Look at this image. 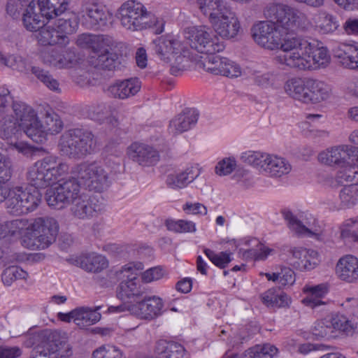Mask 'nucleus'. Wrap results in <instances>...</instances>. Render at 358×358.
<instances>
[{"label": "nucleus", "mask_w": 358, "mask_h": 358, "mask_svg": "<svg viewBox=\"0 0 358 358\" xmlns=\"http://www.w3.org/2000/svg\"><path fill=\"white\" fill-rule=\"evenodd\" d=\"M236 163L234 157L224 158L215 166V173L219 176L230 174L236 168Z\"/></svg>", "instance_id": "63"}, {"label": "nucleus", "mask_w": 358, "mask_h": 358, "mask_svg": "<svg viewBox=\"0 0 358 358\" xmlns=\"http://www.w3.org/2000/svg\"><path fill=\"white\" fill-rule=\"evenodd\" d=\"M291 170L292 166L287 160L268 155L263 171L271 177L280 178L288 174Z\"/></svg>", "instance_id": "35"}, {"label": "nucleus", "mask_w": 358, "mask_h": 358, "mask_svg": "<svg viewBox=\"0 0 358 358\" xmlns=\"http://www.w3.org/2000/svg\"><path fill=\"white\" fill-rule=\"evenodd\" d=\"M278 352V349L270 344L256 345L246 351L248 358H272Z\"/></svg>", "instance_id": "54"}, {"label": "nucleus", "mask_w": 358, "mask_h": 358, "mask_svg": "<svg viewBox=\"0 0 358 358\" xmlns=\"http://www.w3.org/2000/svg\"><path fill=\"white\" fill-rule=\"evenodd\" d=\"M26 8L22 14V22L27 30L30 31H38L44 25L45 16L39 10V6L34 0L25 5Z\"/></svg>", "instance_id": "28"}, {"label": "nucleus", "mask_w": 358, "mask_h": 358, "mask_svg": "<svg viewBox=\"0 0 358 358\" xmlns=\"http://www.w3.org/2000/svg\"><path fill=\"white\" fill-rule=\"evenodd\" d=\"M308 80H303L301 78H292L288 80L285 85V92L287 95L294 99L308 103Z\"/></svg>", "instance_id": "34"}, {"label": "nucleus", "mask_w": 358, "mask_h": 358, "mask_svg": "<svg viewBox=\"0 0 358 358\" xmlns=\"http://www.w3.org/2000/svg\"><path fill=\"white\" fill-rule=\"evenodd\" d=\"M354 164H346L341 168L336 174V180L338 183L343 185L345 182L356 186L358 184V167Z\"/></svg>", "instance_id": "48"}, {"label": "nucleus", "mask_w": 358, "mask_h": 358, "mask_svg": "<svg viewBox=\"0 0 358 358\" xmlns=\"http://www.w3.org/2000/svg\"><path fill=\"white\" fill-rule=\"evenodd\" d=\"M104 203L95 196L80 195L73 203L70 210L76 219L89 220L104 210Z\"/></svg>", "instance_id": "16"}, {"label": "nucleus", "mask_w": 358, "mask_h": 358, "mask_svg": "<svg viewBox=\"0 0 358 358\" xmlns=\"http://www.w3.org/2000/svg\"><path fill=\"white\" fill-rule=\"evenodd\" d=\"M185 38L190 41L191 47L201 53H216L224 49L223 44L218 42L213 31L205 26L187 28Z\"/></svg>", "instance_id": "9"}, {"label": "nucleus", "mask_w": 358, "mask_h": 358, "mask_svg": "<svg viewBox=\"0 0 358 358\" xmlns=\"http://www.w3.org/2000/svg\"><path fill=\"white\" fill-rule=\"evenodd\" d=\"M312 333L318 338L333 337V330L329 317L317 322L313 327Z\"/></svg>", "instance_id": "61"}, {"label": "nucleus", "mask_w": 358, "mask_h": 358, "mask_svg": "<svg viewBox=\"0 0 358 358\" xmlns=\"http://www.w3.org/2000/svg\"><path fill=\"white\" fill-rule=\"evenodd\" d=\"M23 130L15 117L0 105V137L4 140L17 138Z\"/></svg>", "instance_id": "25"}, {"label": "nucleus", "mask_w": 358, "mask_h": 358, "mask_svg": "<svg viewBox=\"0 0 358 358\" xmlns=\"http://www.w3.org/2000/svg\"><path fill=\"white\" fill-rule=\"evenodd\" d=\"M59 18L48 20L38 31V41L43 45H66L69 43L68 34L74 33L78 27V20L73 29L67 31L63 27H59Z\"/></svg>", "instance_id": "14"}, {"label": "nucleus", "mask_w": 358, "mask_h": 358, "mask_svg": "<svg viewBox=\"0 0 358 358\" xmlns=\"http://www.w3.org/2000/svg\"><path fill=\"white\" fill-rule=\"evenodd\" d=\"M208 55L203 64L204 68L214 75L223 76L224 63H225L227 57H222L215 53Z\"/></svg>", "instance_id": "51"}, {"label": "nucleus", "mask_w": 358, "mask_h": 358, "mask_svg": "<svg viewBox=\"0 0 358 358\" xmlns=\"http://www.w3.org/2000/svg\"><path fill=\"white\" fill-rule=\"evenodd\" d=\"M165 225L169 231L175 233H194L196 231V224L185 220H166Z\"/></svg>", "instance_id": "49"}, {"label": "nucleus", "mask_w": 358, "mask_h": 358, "mask_svg": "<svg viewBox=\"0 0 358 358\" xmlns=\"http://www.w3.org/2000/svg\"><path fill=\"white\" fill-rule=\"evenodd\" d=\"M31 73L48 89L52 91H59L58 81L48 71L37 66L31 68Z\"/></svg>", "instance_id": "52"}, {"label": "nucleus", "mask_w": 358, "mask_h": 358, "mask_svg": "<svg viewBox=\"0 0 358 358\" xmlns=\"http://www.w3.org/2000/svg\"><path fill=\"white\" fill-rule=\"evenodd\" d=\"M307 86L308 87V103L321 102L327 99L331 95V89L330 86L324 82L308 79Z\"/></svg>", "instance_id": "37"}, {"label": "nucleus", "mask_w": 358, "mask_h": 358, "mask_svg": "<svg viewBox=\"0 0 358 358\" xmlns=\"http://www.w3.org/2000/svg\"><path fill=\"white\" fill-rule=\"evenodd\" d=\"M282 213L285 220L287 222L289 228L292 231H294L296 234L304 235L310 237L315 236L317 238H318L319 234L307 228L292 214V212L284 210H282Z\"/></svg>", "instance_id": "46"}, {"label": "nucleus", "mask_w": 358, "mask_h": 358, "mask_svg": "<svg viewBox=\"0 0 358 358\" xmlns=\"http://www.w3.org/2000/svg\"><path fill=\"white\" fill-rule=\"evenodd\" d=\"M305 292L308 296L302 300V303L313 309H315L321 306H324L326 303L322 301V299L328 292V286L322 283L315 286H309L305 288Z\"/></svg>", "instance_id": "39"}, {"label": "nucleus", "mask_w": 358, "mask_h": 358, "mask_svg": "<svg viewBox=\"0 0 358 358\" xmlns=\"http://www.w3.org/2000/svg\"><path fill=\"white\" fill-rule=\"evenodd\" d=\"M12 176V164L9 159L0 155V182L6 185Z\"/></svg>", "instance_id": "64"}, {"label": "nucleus", "mask_w": 358, "mask_h": 358, "mask_svg": "<svg viewBox=\"0 0 358 358\" xmlns=\"http://www.w3.org/2000/svg\"><path fill=\"white\" fill-rule=\"evenodd\" d=\"M262 299L263 303L266 306L278 308L287 306L290 302V299L286 294L276 293L275 289H270L264 292Z\"/></svg>", "instance_id": "45"}, {"label": "nucleus", "mask_w": 358, "mask_h": 358, "mask_svg": "<svg viewBox=\"0 0 358 358\" xmlns=\"http://www.w3.org/2000/svg\"><path fill=\"white\" fill-rule=\"evenodd\" d=\"M136 266L137 267L136 265H133V264L130 263L120 268H113L107 272L106 278L97 276L96 280L100 285L108 287L118 280L122 281L130 272L143 269L141 263L137 264Z\"/></svg>", "instance_id": "31"}, {"label": "nucleus", "mask_w": 358, "mask_h": 358, "mask_svg": "<svg viewBox=\"0 0 358 358\" xmlns=\"http://www.w3.org/2000/svg\"><path fill=\"white\" fill-rule=\"evenodd\" d=\"M75 316V324L80 328L92 325L99 321L101 314L96 310L87 307H80L72 310Z\"/></svg>", "instance_id": "41"}, {"label": "nucleus", "mask_w": 358, "mask_h": 358, "mask_svg": "<svg viewBox=\"0 0 358 358\" xmlns=\"http://www.w3.org/2000/svg\"><path fill=\"white\" fill-rule=\"evenodd\" d=\"M63 127V123L59 115L55 113L46 112L43 123L38 120V117L32 127L33 132L29 137L36 143H43L46 139V135H54L61 131Z\"/></svg>", "instance_id": "18"}, {"label": "nucleus", "mask_w": 358, "mask_h": 358, "mask_svg": "<svg viewBox=\"0 0 358 358\" xmlns=\"http://www.w3.org/2000/svg\"><path fill=\"white\" fill-rule=\"evenodd\" d=\"M77 263L81 268L91 273H99L108 265V260L104 256L94 252L80 256Z\"/></svg>", "instance_id": "32"}, {"label": "nucleus", "mask_w": 358, "mask_h": 358, "mask_svg": "<svg viewBox=\"0 0 358 358\" xmlns=\"http://www.w3.org/2000/svg\"><path fill=\"white\" fill-rule=\"evenodd\" d=\"M336 273L338 278L348 282L358 279V259L348 255L339 259L336 266Z\"/></svg>", "instance_id": "26"}, {"label": "nucleus", "mask_w": 358, "mask_h": 358, "mask_svg": "<svg viewBox=\"0 0 358 358\" xmlns=\"http://www.w3.org/2000/svg\"><path fill=\"white\" fill-rule=\"evenodd\" d=\"M28 273L17 266H9L6 268L2 274L1 279L4 285L9 286L18 279H26Z\"/></svg>", "instance_id": "53"}, {"label": "nucleus", "mask_w": 358, "mask_h": 358, "mask_svg": "<svg viewBox=\"0 0 358 358\" xmlns=\"http://www.w3.org/2000/svg\"><path fill=\"white\" fill-rule=\"evenodd\" d=\"M282 250L288 255L289 264L301 271L310 270L317 264L318 253L315 250L289 246H283Z\"/></svg>", "instance_id": "19"}, {"label": "nucleus", "mask_w": 358, "mask_h": 358, "mask_svg": "<svg viewBox=\"0 0 358 358\" xmlns=\"http://www.w3.org/2000/svg\"><path fill=\"white\" fill-rule=\"evenodd\" d=\"M215 31L223 38H232L238 35L241 25L235 14L228 6L224 13L217 15L210 22Z\"/></svg>", "instance_id": "20"}, {"label": "nucleus", "mask_w": 358, "mask_h": 358, "mask_svg": "<svg viewBox=\"0 0 358 358\" xmlns=\"http://www.w3.org/2000/svg\"><path fill=\"white\" fill-rule=\"evenodd\" d=\"M83 12L85 13L83 16L87 17L86 20L90 27L94 29H102L107 27L110 18L109 13L94 1H92V3L88 1L83 6Z\"/></svg>", "instance_id": "24"}, {"label": "nucleus", "mask_w": 358, "mask_h": 358, "mask_svg": "<svg viewBox=\"0 0 358 358\" xmlns=\"http://www.w3.org/2000/svg\"><path fill=\"white\" fill-rule=\"evenodd\" d=\"M197 121L195 110L186 108L181 113L173 118L169 123V133L177 135L190 129Z\"/></svg>", "instance_id": "29"}, {"label": "nucleus", "mask_w": 358, "mask_h": 358, "mask_svg": "<svg viewBox=\"0 0 358 358\" xmlns=\"http://www.w3.org/2000/svg\"><path fill=\"white\" fill-rule=\"evenodd\" d=\"M76 43L80 48L92 49L95 54L99 53L104 45L103 36L90 34L79 35Z\"/></svg>", "instance_id": "47"}, {"label": "nucleus", "mask_w": 358, "mask_h": 358, "mask_svg": "<svg viewBox=\"0 0 358 358\" xmlns=\"http://www.w3.org/2000/svg\"><path fill=\"white\" fill-rule=\"evenodd\" d=\"M199 174L198 169L193 167L187 168L180 173L168 175L166 182L170 188H182L196 179Z\"/></svg>", "instance_id": "40"}, {"label": "nucleus", "mask_w": 358, "mask_h": 358, "mask_svg": "<svg viewBox=\"0 0 358 358\" xmlns=\"http://www.w3.org/2000/svg\"><path fill=\"white\" fill-rule=\"evenodd\" d=\"M141 89L138 78L117 81L108 87V93L115 98L124 99L135 95Z\"/></svg>", "instance_id": "27"}, {"label": "nucleus", "mask_w": 358, "mask_h": 358, "mask_svg": "<svg viewBox=\"0 0 358 358\" xmlns=\"http://www.w3.org/2000/svg\"><path fill=\"white\" fill-rule=\"evenodd\" d=\"M268 20H272L276 27L294 31L303 29L305 15L299 10L282 3H269L264 10Z\"/></svg>", "instance_id": "5"}, {"label": "nucleus", "mask_w": 358, "mask_h": 358, "mask_svg": "<svg viewBox=\"0 0 358 358\" xmlns=\"http://www.w3.org/2000/svg\"><path fill=\"white\" fill-rule=\"evenodd\" d=\"M81 185L75 177L59 180L55 186L47 189L45 199L50 207L56 210L63 209L80 196Z\"/></svg>", "instance_id": "4"}, {"label": "nucleus", "mask_w": 358, "mask_h": 358, "mask_svg": "<svg viewBox=\"0 0 358 358\" xmlns=\"http://www.w3.org/2000/svg\"><path fill=\"white\" fill-rule=\"evenodd\" d=\"M268 156V154L248 151L242 155L241 159L245 163L257 167L263 171Z\"/></svg>", "instance_id": "55"}, {"label": "nucleus", "mask_w": 358, "mask_h": 358, "mask_svg": "<svg viewBox=\"0 0 358 358\" xmlns=\"http://www.w3.org/2000/svg\"><path fill=\"white\" fill-rule=\"evenodd\" d=\"M164 303L162 299L157 296H148L144 292L136 303L128 306V310L141 319L153 320L163 313Z\"/></svg>", "instance_id": "17"}, {"label": "nucleus", "mask_w": 358, "mask_h": 358, "mask_svg": "<svg viewBox=\"0 0 358 358\" xmlns=\"http://www.w3.org/2000/svg\"><path fill=\"white\" fill-rule=\"evenodd\" d=\"M201 12L208 17L209 21L217 15L224 13L228 7L223 0H197Z\"/></svg>", "instance_id": "42"}, {"label": "nucleus", "mask_w": 358, "mask_h": 358, "mask_svg": "<svg viewBox=\"0 0 358 358\" xmlns=\"http://www.w3.org/2000/svg\"><path fill=\"white\" fill-rule=\"evenodd\" d=\"M151 48L161 60L167 63L171 62L174 53L182 51V46L179 41L163 36L154 40L151 43Z\"/></svg>", "instance_id": "23"}, {"label": "nucleus", "mask_w": 358, "mask_h": 358, "mask_svg": "<svg viewBox=\"0 0 358 358\" xmlns=\"http://www.w3.org/2000/svg\"><path fill=\"white\" fill-rule=\"evenodd\" d=\"M319 159L324 164L337 168L358 162V148L348 145L333 147L319 155Z\"/></svg>", "instance_id": "15"}, {"label": "nucleus", "mask_w": 358, "mask_h": 358, "mask_svg": "<svg viewBox=\"0 0 358 358\" xmlns=\"http://www.w3.org/2000/svg\"><path fill=\"white\" fill-rule=\"evenodd\" d=\"M92 358H125L122 351L113 345H105L95 350Z\"/></svg>", "instance_id": "58"}, {"label": "nucleus", "mask_w": 358, "mask_h": 358, "mask_svg": "<svg viewBox=\"0 0 358 358\" xmlns=\"http://www.w3.org/2000/svg\"><path fill=\"white\" fill-rule=\"evenodd\" d=\"M47 20L59 18V27L69 31L76 25L78 17L69 10V0H34Z\"/></svg>", "instance_id": "7"}, {"label": "nucleus", "mask_w": 358, "mask_h": 358, "mask_svg": "<svg viewBox=\"0 0 358 358\" xmlns=\"http://www.w3.org/2000/svg\"><path fill=\"white\" fill-rule=\"evenodd\" d=\"M74 173L82 185L90 191L101 192L110 185L108 175L97 162H84L75 167Z\"/></svg>", "instance_id": "8"}, {"label": "nucleus", "mask_w": 358, "mask_h": 358, "mask_svg": "<svg viewBox=\"0 0 358 358\" xmlns=\"http://www.w3.org/2000/svg\"><path fill=\"white\" fill-rule=\"evenodd\" d=\"M118 15L122 25L133 31L151 27L155 22L152 21V15L134 1L124 2L118 10Z\"/></svg>", "instance_id": "6"}, {"label": "nucleus", "mask_w": 358, "mask_h": 358, "mask_svg": "<svg viewBox=\"0 0 358 358\" xmlns=\"http://www.w3.org/2000/svg\"><path fill=\"white\" fill-rule=\"evenodd\" d=\"M259 246V249L251 248L245 250L240 249L238 253L241 254L242 257L245 259L264 260L267 257L272 250L264 247L262 244Z\"/></svg>", "instance_id": "57"}, {"label": "nucleus", "mask_w": 358, "mask_h": 358, "mask_svg": "<svg viewBox=\"0 0 358 358\" xmlns=\"http://www.w3.org/2000/svg\"><path fill=\"white\" fill-rule=\"evenodd\" d=\"M95 61L94 62V66L99 69L113 71L120 69L122 57L119 56L117 53L110 52L104 48L96 53Z\"/></svg>", "instance_id": "33"}, {"label": "nucleus", "mask_w": 358, "mask_h": 358, "mask_svg": "<svg viewBox=\"0 0 358 358\" xmlns=\"http://www.w3.org/2000/svg\"><path fill=\"white\" fill-rule=\"evenodd\" d=\"M10 236H20L24 231L31 229V223L26 219H16L8 222Z\"/></svg>", "instance_id": "62"}, {"label": "nucleus", "mask_w": 358, "mask_h": 358, "mask_svg": "<svg viewBox=\"0 0 358 358\" xmlns=\"http://www.w3.org/2000/svg\"><path fill=\"white\" fill-rule=\"evenodd\" d=\"M5 66L24 73L27 72L32 67L22 57L15 55L6 56Z\"/></svg>", "instance_id": "59"}, {"label": "nucleus", "mask_w": 358, "mask_h": 358, "mask_svg": "<svg viewBox=\"0 0 358 358\" xmlns=\"http://www.w3.org/2000/svg\"><path fill=\"white\" fill-rule=\"evenodd\" d=\"M12 108L15 115V120L22 127L23 133L29 137L37 118L35 110L25 103L17 101H12Z\"/></svg>", "instance_id": "22"}, {"label": "nucleus", "mask_w": 358, "mask_h": 358, "mask_svg": "<svg viewBox=\"0 0 358 358\" xmlns=\"http://www.w3.org/2000/svg\"><path fill=\"white\" fill-rule=\"evenodd\" d=\"M317 27L322 34L332 33L338 27L336 18L326 11H320L318 15Z\"/></svg>", "instance_id": "50"}, {"label": "nucleus", "mask_w": 358, "mask_h": 358, "mask_svg": "<svg viewBox=\"0 0 358 358\" xmlns=\"http://www.w3.org/2000/svg\"><path fill=\"white\" fill-rule=\"evenodd\" d=\"M41 201V194L36 188L24 190L22 187H16L7 199L8 209L13 214H26L34 210Z\"/></svg>", "instance_id": "10"}, {"label": "nucleus", "mask_w": 358, "mask_h": 358, "mask_svg": "<svg viewBox=\"0 0 358 358\" xmlns=\"http://www.w3.org/2000/svg\"><path fill=\"white\" fill-rule=\"evenodd\" d=\"M329 322L332 327L333 334L335 331H339L350 335L357 328V323L342 314H335L329 317Z\"/></svg>", "instance_id": "44"}, {"label": "nucleus", "mask_w": 358, "mask_h": 358, "mask_svg": "<svg viewBox=\"0 0 358 358\" xmlns=\"http://www.w3.org/2000/svg\"><path fill=\"white\" fill-rule=\"evenodd\" d=\"M27 178L29 183L33 188H45L50 185L48 178L47 173L45 171L43 160L37 161L32 166L27 173Z\"/></svg>", "instance_id": "38"}, {"label": "nucleus", "mask_w": 358, "mask_h": 358, "mask_svg": "<svg viewBox=\"0 0 358 358\" xmlns=\"http://www.w3.org/2000/svg\"><path fill=\"white\" fill-rule=\"evenodd\" d=\"M59 147L63 155L69 158L81 159L94 152L96 140L91 131L73 129L61 136Z\"/></svg>", "instance_id": "2"}, {"label": "nucleus", "mask_w": 358, "mask_h": 358, "mask_svg": "<svg viewBox=\"0 0 358 358\" xmlns=\"http://www.w3.org/2000/svg\"><path fill=\"white\" fill-rule=\"evenodd\" d=\"M72 355L65 334L46 330L40 335V343L33 349L30 358H70Z\"/></svg>", "instance_id": "3"}, {"label": "nucleus", "mask_w": 358, "mask_h": 358, "mask_svg": "<svg viewBox=\"0 0 358 358\" xmlns=\"http://www.w3.org/2000/svg\"><path fill=\"white\" fill-rule=\"evenodd\" d=\"M204 252L208 259L220 268H225L232 260L231 254L226 252H221L218 254L210 249H205Z\"/></svg>", "instance_id": "60"}, {"label": "nucleus", "mask_w": 358, "mask_h": 358, "mask_svg": "<svg viewBox=\"0 0 358 358\" xmlns=\"http://www.w3.org/2000/svg\"><path fill=\"white\" fill-rule=\"evenodd\" d=\"M156 351L159 358H185L184 347L174 342L160 341L157 343Z\"/></svg>", "instance_id": "43"}, {"label": "nucleus", "mask_w": 358, "mask_h": 358, "mask_svg": "<svg viewBox=\"0 0 358 358\" xmlns=\"http://www.w3.org/2000/svg\"><path fill=\"white\" fill-rule=\"evenodd\" d=\"M137 271L130 272L116 288V296L123 302V304L117 306H110L109 310L122 312L128 310V306H132L131 303L137 301L143 296L144 291L138 285Z\"/></svg>", "instance_id": "11"}, {"label": "nucleus", "mask_w": 358, "mask_h": 358, "mask_svg": "<svg viewBox=\"0 0 358 358\" xmlns=\"http://www.w3.org/2000/svg\"><path fill=\"white\" fill-rule=\"evenodd\" d=\"M31 230L35 244L38 248L44 249L55 241L59 224L53 217H38L31 222Z\"/></svg>", "instance_id": "13"}, {"label": "nucleus", "mask_w": 358, "mask_h": 358, "mask_svg": "<svg viewBox=\"0 0 358 358\" xmlns=\"http://www.w3.org/2000/svg\"><path fill=\"white\" fill-rule=\"evenodd\" d=\"M357 188L353 185H344V187L340 192V199L345 207H351L357 201Z\"/></svg>", "instance_id": "56"}, {"label": "nucleus", "mask_w": 358, "mask_h": 358, "mask_svg": "<svg viewBox=\"0 0 358 358\" xmlns=\"http://www.w3.org/2000/svg\"><path fill=\"white\" fill-rule=\"evenodd\" d=\"M251 35L254 41L261 47L268 50H275L280 48L282 51L281 39L278 32L276 25L272 20L260 21L255 24L251 28Z\"/></svg>", "instance_id": "12"}, {"label": "nucleus", "mask_w": 358, "mask_h": 358, "mask_svg": "<svg viewBox=\"0 0 358 358\" xmlns=\"http://www.w3.org/2000/svg\"><path fill=\"white\" fill-rule=\"evenodd\" d=\"M128 155L133 161L143 166H152L159 160L158 151L143 143H132L128 149Z\"/></svg>", "instance_id": "21"}, {"label": "nucleus", "mask_w": 358, "mask_h": 358, "mask_svg": "<svg viewBox=\"0 0 358 358\" xmlns=\"http://www.w3.org/2000/svg\"><path fill=\"white\" fill-rule=\"evenodd\" d=\"M282 51L274 58L280 64L305 70L311 62L318 67L326 66L330 60L327 49L315 39L301 36L287 37L282 45Z\"/></svg>", "instance_id": "1"}, {"label": "nucleus", "mask_w": 358, "mask_h": 358, "mask_svg": "<svg viewBox=\"0 0 358 358\" xmlns=\"http://www.w3.org/2000/svg\"><path fill=\"white\" fill-rule=\"evenodd\" d=\"M334 55L344 67L358 70V45L340 44L334 50Z\"/></svg>", "instance_id": "30"}, {"label": "nucleus", "mask_w": 358, "mask_h": 358, "mask_svg": "<svg viewBox=\"0 0 358 358\" xmlns=\"http://www.w3.org/2000/svg\"><path fill=\"white\" fill-rule=\"evenodd\" d=\"M57 159L58 158L54 156H48L42 159L50 185L55 182L59 177L64 176L69 171L68 164L58 162Z\"/></svg>", "instance_id": "36"}]
</instances>
